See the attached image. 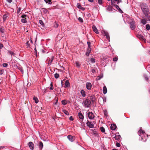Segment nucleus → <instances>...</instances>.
<instances>
[{
	"label": "nucleus",
	"mask_w": 150,
	"mask_h": 150,
	"mask_svg": "<svg viewBox=\"0 0 150 150\" xmlns=\"http://www.w3.org/2000/svg\"><path fill=\"white\" fill-rule=\"evenodd\" d=\"M141 7L144 14L145 15H147V13H149V11L147 4L142 3L141 4Z\"/></svg>",
	"instance_id": "1"
},
{
	"label": "nucleus",
	"mask_w": 150,
	"mask_h": 150,
	"mask_svg": "<svg viewBox=\"0 0 150 150\" xmlns=\"http://www.w3.org/2000/svg\"><path fill=\"white\" fill-rule=\"evenodd\" d=\"M83 105L85 108H87L90 107L91 104V102L90 99H86L83 102Z\"/></svg>",
	"instance_id": "2"
},
{
	"label": "nucleus",
	"mask_w": 150,
	"mask_h": 150,
	"mask_svg": "<svg viewBox=\"0 0 150 150\" xmlns=\"http://www.w3.org/2000/svg\"><path fill=\"white\" fill-rule=\"evenodd\" d=\"M96 122L94 121H88L86 122L87 126L90 128H93L94 127V125Z\"/></svg>",
	"instance_id": "3"
},
{
	"label": "nucleus",
	"mask_w": 150,
	"mask_h": 150,
	"mask_svg": "<svg viewBox=\"0 0 150 150\" xmlns=\"http://www.w3.org/2000/svg\"><path fill=\"white\" fill-rule=\"evenodd\" d=\"M130 24V27L131 29L132 30H134L136 27L135 25V22L134 20H132V22L129 23Z\"/></svg>",
	"instance_id": "4"
},
{
	"label": "nucleus",
	"mask_w": 150,
	"mask_h": 150,
	"mask_svg": "<svg viewBox=\"0 0 150 150\" xmlns=\"http://www.w3.org/2000/svg\"><path fill=\"white\" fill-rule=\"evenodd\" d=\"M27 16L25 14H23L21 16V17L22 18L21 19V21L23 23H25L27 22L26 17Z\"/></svg>",
	"instance_id": "5"
},
{
	"label": "nucleus",
	"mask_w": 150,
	"mask_h": 150,
	"mask_svg": "<svg viewBox=\"0 0 150 150\" xmlns=\"http://www.w3.org/2000/svg\"><path fill=\"white\" fill-rule=\"evenodd\" d=\"M87 115H88L89 118L91 120L93 119L94 117V115L92 112H87Z\"/></svg>",
	"instance_id": "6"
},
{
	"label": "nucleus",
	"mask_w": 150,
	"mask_h": 150,
	"mask_svg": "<svg viewBox=\"0 0 150 150\" xmlns=\"http://www.w3.org/2000/svg\"><path fill=\"white\" fill-rule=\"evenodd\" d=\"M92 85L91 83L90 82H87L86 83V89L88 90H90L91 88Z\"/></svg>",
	"instance_id": "7"
},
{
	"label": "nucleus",
	"mask_w": 150,
	"mask_h": 150,
	"mask_svg": "<svg viewBox=\"0 0 150 150\" xmlns=\"http://www.w3.org/2000/svg\"><path fill=\"white\" fill-rule=\"evenodd\" d=\"M28 145L31 150H33L34 148V145L33 143L31 142L28 143Z\"/></svg>",
	"instance_id": "8"
},
{
	"label": "nucleus",
	"mask_w": 150,
	"mask_h": 150,
	"mask_svg": "<svg viewBox=\"0 0 150 150\" xmlns=\"http://www.w3.org/2000/svg\"><path fill=\"white\" fill-rule=\"evenodd\" d=\"M104 35L105 36H106V38L109 42L110 41V38L108 33L105 31H103Z\"/></svg>",
	"instance_id": "9"
},
{
	"label": "nucleus",
	"mask_w": 150,
	"mask_h": 150,
	"mask_svg": "<svg viewBox=\"0 0 150 150\" xmlns=\"http://www.w3.org/2000/svg\"><path fill=\"white\" fill-rule=\"evenodd\" d=\"M114 138L116 140H120V139L121 138V137L120 135H119V133H117L115 134Z\"/></svg>",
	"instance_id": "10"
},
{
	"label": "nucleus",
	"mask_w": 150,
	"mask_h": 150,
	"mask_svg": "<svg viewBox=\"0 0 150 150\" xmlns=\"http://www.w3.org/2000/svg\"><path fill=\"white\" fill-rule=\"evenodd\" d=\"M145 134L144 132L141 129L138 131V134L139 136H142L144 135Z\"/></svg>",
	"instance_id": "11"
},
{
	"label": "nucleus",
	"mask_w": 150,
	"mask_h": 150,
	"mask_svg": "<svg viewBox=\"0 0 150 150\" xmlns=\"http://www.w3.org/2000/svg\"><path fill=\"white\" fill-rule=\"evenodd\" d=\"M67 138L71 142H73L74 140V137L71 135H69L67 136Z\"/></svg>",
	"instance_id": "12"
},
{
	"label": "nucleus",
	"mask_w": 150,
	"mask_h": 150,
	"mask_svg": "<svg viewBox=\"0 0 150 150\" xmlns=\"http://www.w3.org/2000/svg\"><path fill=\"white\" fill-rule=\"evenodd\" d=\"M7 53L8 54H10L11 56V58H12V56H15V54L13 52L11 51L10 50H7Z\"/></svg>",
	"instance_id": "13"
},
{
	"label": "nucleus",
	"mask_w": 150,
	"mask_h": 150,
	"mask_svg": "<svg viewBox=\"0 0 150 150\" xmlns=\"http://www.w3.org/2000/svg\"><path fill=\"white\" fill-rule=\"evenodd\" d=\"M92 28L93 29V31L94 32L96 33H99V32H98V29H97L96 26L94 25H93Z\"/></svg>",
	"instance_id": "14"
},
{
	"label": "nucleus",
	"mask_w": 150,
	"mask_h": 150,
	"mask_svg": "<svg viewBox=\"0 0 150 150\" xmlns=\"http://www.w3.org/2000/svg\"><path fill=\"white\" fill-rule=\"evenodd\" d=\"M78 116L79 118L82 120L81 121H82L84 119V116L80 112H79L78 113ZM80 121H81V120Z\"/></svg>",
	"instance_id": "15"
},
{
	"label": "nucleus",
	"mask_w": 150,
	"mask_h": 150,
	"mask_svg": "<svg viewBox=\"0 0 150 150\" xmlns=\"http://www.w3.org/2000/svg\"><path fill=\"white\" fill-rule=\"evenodd\" d=\"M77 6L78 8L81 9L82 11H83L85 10V8L82 7L81 6L79 3H78L77 4Z\"/></svg>",
	"instance_id": "16"
},
{
	"label": "nucleus",
	"mask_w": 150,
	"mask_h": 150,
	"mask_svg": "<svg viewBox=\"0 0 150 150\" xmlns=\"http://www.w3.org/2000/svg\"><path fill=\"white\" fill-rule=\"evenodd\" d=\"M117 128V126L115 124H112L110 127L111 129L112 130H115Z\"/></svg>",
	"instance_id": "17"
},
{
	"label": "nucleus",
	"mask_w": 150,
	"mask_h": 150,
	"mask_svg": "<svg viewBox=\"0 0 150 150\" xmlns=\"http://www.w3.org/2000/svg\"><path fill=\"white\" fill-rule=\"evenodd\" d=\"M91 51V48H87L86 53V55L87 56H88L90 53Z\"/></svg>",
	"instance_id": "18"
},
{
	"label": "nucleus",
	"mask_w": 150,
	"mask_h": 150,
	"mask_svg": "<svg viewBox=\"0 0 150 150\" xmlns=\"http://www.w3.org/2000/svg\"><path fill=\"white\" fill-rule=\"evenodd\" d=\"M38 146L40 149L41 150L43 148V144L42 142L40 141L39 142Z\"/></svg>",
	"instance_id": "19"
},
{
	"label": "nucleus",
	"mask_w": 150,
	"mask_h": 150,
	"mask_svg": "<svg viewBox=\"0 0 150 150\" xmlns=\"http://www.w3.org/2000/svg\"><path fill=\"white\" fill-rule=\"evenodd\" d=\"M113 9L112 7L110 6H108L107 8V10L109 11H113Z\"/></svg>",
	"instance_id": "20"
},
{
	"label": "nucleus",
	"mask_w": 150,
	"mask_h": 150,
	"mask_svg": "<svg viewBox=\"0 0 150 150\" xmlns=\"http://www.w3.org/2000/svg\"><path fill=\"white\" fill-rule=\"evenodd\" d=\"M90 100H91L92 102H94L96 100V98L95 96H90Z\"/></svg>",
	"instance_id": "21"
},
{
	"label": "nucleus",
	"mask_w": 150,
	"mask_h": 150,
	"mask_svg": "<svg viewBox=\"0 0 150 150\" xmlns=\"http://www.w3.org/2000/svg\"><path fill=\"white\" fill-rule=\"evenodd\" d=\"M80 93L83 97H85L86 96L85 92L83 90H81Z\"/></svg>",
	"instance_id": "22"
},
{
	"label": "nucleus",
	"mask_w": 150,
	"mask_h": 150,
	"mask_svg": "<svg viewBox=\"0 0 150 150\" xmlns=\"http://www.w3.org/2000/svg\"><path fill=\"white\" fill-rule=\"evenodd\" d=\"M70 86V84L68 80H66L65 82V87H68Z\"/></svg>",
	"instance_id": "23"
},
{
	"label": "nucleus",
	"mask_w": 150,
	"mask_h": 150,
	"mask_svg": "<svg viewBox=\"0 0 150 150\" xmlns=\"http://www.w3.org/2000/svg\"><path fill=\"white\" fill-rule=\"evenodd\" d=\"M8 17V15L7 14H5L3 15V21H5L7 19Z\"/></svg>",
	"instance_id": "24"
},
{
	"label": "nucleus",
	"mask_w": 150,
	"mask_h": 150,
	"mask_svg": "<svg viewBox=\"0 0 150 150\" xmlns=\"http://www.w3.org/2000/svg\"><path fill=\"white\" fill-rule=\"evenodd\" d=\"M103 93L104 94H105L107 93V90L106 87L105 86H104L103 88Z\"/></svg>",
	"instance_id": "25"
},
{
	"label": "nucleus",
	"mask_w": 150,
	"mask_h": 150,
	"mask_svg": "<svg viewBox=\"0 0 150 150\" xmlns=\"http://www.w3.org/2000/svg\"><path fill=\"white\" fill-rule=\"evenodd\" d=\"M137 37L139 39L143 40L144 41L146 40V39H144L143 36L142 35L140 34L139 35H138Z\"/></svg>",
	"instance_id": "26"
},
{
	"label": "nucleus",
	"mask_w": 150,
	"mask_h": 150,
	"mask_svg": "<svg viewBox=\"0 0 150 150\" xmlns=\"http://www.w3.org/2000/svg\"><path fill=\"white\" fill-rule=\"evenodd\" d=\"M75 64L76 67H77L78 68H79L81 66V64H80L79 62L78 61L76 62Z\"/></svg>",
	"instance_id": "27"
},
{
	"label": "nucleus",
	"mask_w": 150,
	"mask_h": 150,
	"mask_svg": "<svg viewBox=\"0 0 150 150\" xmlns=\"http://www.w3.org/2000/svg\"><path fill=\"white\" fill-rule=\"evenodd\" d=\"M103 77V74H100L98 76L96 79L97 80H99Z\"/></svg>",
	"instance_id": "28"
},
{
	"label": "nucleus",
	"mask_w": 150,
	"mask_h": 150,
	"mask_svg": "<svg viewBox=\"0 0 150 150\" xmlns=\"http://www.w3.org/2000/svg\"><path fill=\"white\" fill-rule=\"evenodd\" d=\"M115 7L121 13H123L122 11L119 8V6L117 5H115Z\"/></svg>",
	"instance_id": "29"
},
{
	"label": "nucleus",
	"mask_w": 150,
	"mask_h": 150,
	"mask_svg": "<svg viewBox=\"0 0 150 150\" xmlns=\"http://www.w3.org/2000/svg\"><path fill=\"white\" fill-rule=\"evenodd\" d=\"M18 69L23 74L24 73L22 67L21 66H18Z\"/></svg>",
	"instance_id": "30"
},
{
	"label": "nucleus",
	"mask_w": 150,
	"mask_h": 150,
	"mask_svg": "<svg viewBox=\"0 0 150 150\" xmlns=\"http://www.w3.org/2000/svg\"><path fill=\"white\" fill-rule=\"evenodd\" d=\"M45 2L51 5L52 4V2L51 0H44Z\"/></svg>",
	"instance_id": "31"
},
{
	"label": "nucleus",
	"mask_w": 150,
	"mask_h": 150,
	"mask_svg": "<svg viewBox=\"0 0 150 150\" xmlns=\"http://www.w3.org/2000/svg\"><path fill=\"white\" fill-rule=\"evenodd\" d=\"M33 99L34 100L35 102V103H37L39 101H38V98L37 97H36L35 96H34L33 98Z\"/></svg>",
	"instance_id": "32"
},
{
	"label": "nucleus",
	"mask_w": 150,
	"mask_h": 150,
	"mask_svg": "<svg viewBox=\"0 0 150 150\" xmlns=\"http://www.w3.org/2000/svg\"><path fill=\"white\" fill-rule=\"evenodd\" d=\"M42 9L44 13H45V14L47 13L48 11L47 9H46L45 8H42Z\"/></svg>",
	"instance_id": "33"
},
{
	"label": "nucleus",
	"mask_w": 150,
	"mask_h": 150,
	"mask_svg": "<svg viewBox=\"0 0 150 150\" xmlns=\"http://www.w3.org/2000/svg\"><path fill=\"white\" fill-rule=\"evenodd\" d=\"M54 57L53 56H52L51 57V59L49 60V62L50 64H51V63H52V61L53 60V59H54Z\"/></svg>",
	"instance_id": "34"
},
{
	"label": "nucleus",
	"mask_w": 150,
	"mask_h": 150,
	"mask_svg": "<svg viewBox=\"0 0 150 150\" xmlns=\"http://www.w3.org/2000/svg\"><path fill=\"white\" fill-rule=\"evenodd\" d=\"M141 23L144 25H145L146 23V21L144 19H142L141 20Z\"/></svg>",
	"instance_id": "35"
},
{
	"label": "nucleus",
	"mask_w": 150,
	"mask_h": 150,
	"mask_svg": "<svg viewBox=\"0 0 150 150\" xmlns=\"http://www.w3.org/2000/svg\"><path fill=\"white\" fill-rule=\"evenodd\" d=\"M100 130L101 131L103 132H104L105 131V129L103 127H100Z\"/></svg>",
	"instance_id": "36"
},
{
	"label": "nucleus",
	"mask_w": 150,
	"mask_h": 150,
	"mask_svg": "<svg viewBox=\"0 0 150 150\" xmlns=\"http://www.w3.org/2000/svg\"><path fill=\"white\" fill-rule=\"evenodd\" d=\"M63 112L65 115H69V113L66 110H63Z\"/></svg>",
	"instance_id": "37"
},
{
	"label": "nucleus",
	"mask_w": 150,
	"mask_h": 150,
	"mask_svg": "<svg viewBox=\"0 0 150 150\" xmlns=\"http://www.w3.org/2000/svg\"><path fill=\"white\" fill-rule=\"evenodd\" d=\"M146 29L147 30H149L150 29V26L149 25L147 24L146 25Z\"/></svg>",
	"instance_id": "38"
},
{
	"label": "nucleus",
	"mask_w": 150,
	"mask_h": 150,
	"mask_svg": "<svg viewBox=\"0 0 150 150\" xmlns=\"http://www.w3.org/2000/svg\"><path fill=\"white\" fill-rule=\"evenodd\" d=\"M147 17V20L148 21H150V16L149 15V13H147V15H145Z\"/></svg>",
	"instance_id": "39"
},
{
	"label": "nucleus",
	"mask_w": 150,
	"mask_h": 150,
	"mask_svg": "<svg viewBox=\"0 0 150 150\" xmlns=\"http://www.w3.org/2000/svg\"><path fill=\"white\" fill-rule=\"evenodd\" d=\"M62 104L64 105H66L67 104L66 101L64 100H62Z\"/></svg>",
	"instance_id": "40"
},
{
	"label": "nucleus",
	"mask_w": 150,
	"mask_h": 150,
	"mask_svg": "<svg viewBox=\"0 0 150 150\" xmlns=\"http://www.w3.org/2000/svg\"><path fill=\"white\" fill-rule=\"evenodd\" d=\"M50 89L51 90H53L54 89V87H53V84H52V82L50 84Z\"/></svg>",
	"instance_id": "41"
},
{
	"label": "nucleus",
	"mask_w": 150,
	"mask_h": 150,
	"mask_svg": "<svg viewBox=\"0 0 150 150\" xmlns=\"http://www.w3.org/2000/svg\"><path fill=\"white\" fill-rule=\"evenodd\" d=\"M87 43L88 45V48H91V42H88Z\"/></svg>",
	"instance_id": "42"
},
{
	"label": "nucleus",
	"mask_w": 150,
	"mask_h": 150,
	"mask_svg": "<svg viewBox=\"0 0 150 150\" xmlns=\"http://www.w3.org/2000/svg\"><path fill=\"white\" fill-rule=\"evenodd\" d=\"M78 20L81 23H83V19L81 17H79Z\"/></svg>",
	"instance_id": "43"
},
{
	"label": "nucleus",
	"mask_w": 150,
	"mask_h": 150,
	"mask_svg": "<svg viewBox=\"0 0 150 150\" xmlns=\"http://www.w3.org/2000/svg\"><path fill=\"white\" fill-rule=\"evenodd\" d=\"M54 77L56 79H58L59 77V74L57 73H56L54 74Z\"/></svg>",
	"instance_id": "44"
},
{
	"label": "nucleus",
	"mask_w": 150,
	"mask_h": 150,
	"mask_svg": "<svg viewBox=\"0 0 150 150\" xmlns=\"http://www.w3.org/2000/svg\"><path fill=\"white\" fill-rule=\"evenodd\" d=\"M96 60L94 58H92L91 59V61L92 63H94L95 62Z\"/></svg>",
	"instance_id": "45"
},
{
	"label": "nucleus",
	"mask_w": 150,
	"mask_h": 150,
	"mask_svg": "<svg viewBox=\"0 0 150 150\" xmlns=\"http://www.w3.org/2000/svg\"><path fill=\"white\" fill-rule=\"evenodd\" d=\"M144 76L145 79L146 81H147L148 80L149 78H148V77L147 76L146 74H144Z\"/></svg>",
	"instance_id": "46"
},
{
	"label": "nucleus",
	"mask_w": 150,
	"mask_h": 150,
	"mask_svg": "<svg viewBox=\"0 0 150 150\" xmlns=\"http://www.w3.org/2000/svg\"><path fill=\"white\" fill-rule=\"evenodd\" d=\"M4 69L0 70V75H2L4 73Z\"/></svg>",
	"instance_id": "47"
},
{
	"label": "nucleus",
	"mask_w": 150,
	"mask_h": 150,
	"mask_svg": "<svg viewBox=\"0 0 150 150\" xmlns=\"http://www.w3.org/2000/svg\"><path fill=\"white\" fill-rule=\"evenodd\" d=\"M98 2L99 5H103L102 0H98Z\"/></svg>",
	"instance_id": "48"
},
{
	"label": "nucleus",
	"mask_w": 150,
	"mask_h": 150,
	"mask_svg": "<svg viewBox=\"0 0 150 150\" xmlns=\"http://www.w3.org/2000/svg\"><path fill=\"white\" fill-rule=\"evenodd\" d=\"M104 114L105 115V116H106V117H107V116L108 115V112L106 110H105L104 111Z\"/></svg>",
	"instance_id": "49"
},
{
	"label": "nucleus",
	"mask_w": 150,
	"mask_h": 150,
	"mask_svg": "<svg viewBox=\"0 0 150 150\" xmlns=\"http://www.w3.org/2000/svg\"><path fill=\"white\" fill-rule=\"evenodd\" d=\"M101 99L103 100V103H105L106 102V98L105 97L102 98Z\"/></svg>",
	"instance_id": "50"
},
{
	"label": "nucleus",
	"mask_w": 150,
	"mask_h": 150,
	"mask_svg": "<svg viewBox=\"0 0 150 150\" xmlns=\"http://www.w3.org/2000/svg\"><path fill=\"white\" fill-rule=\"evenodd\" d=\"M111 1V5H112V6H114L115 7V5H117L115 3V2H112V0Z\"/></svg>",
	"instance_id": "51"
},
{
	"label": "nucleus",
	"mask_w": 150,
	"mask_h": 150,
	"mask_svg": "<svg viewBox=\"0 0 150 150\" xmlns=\"http://www.w3.org/2000/svg\"><path fill=\"white\" fill-rule=\"evenodd\" d=\"M29 41H27L26 43V46L27 48H28L30 47V45L29 44Z\"/></svg>",
	"instance_id": "52"
},
{
	"label": "nucleus",
	"mask_w": 150,
	"mask_h": 150,
	"mask_svg": "<svg viewBox=\"0 0 150 150\" xmlns=\"http://www.w3.org/2000/svg\"><path fill=\"white\" fill-rule=\"evenodd\" d=\"M8 66V64L7 63H4L3 64V66L4 67H6Z\"/></svg>",
	"instance_id": "53"
},
{
	"label": "nucleus",
	"mask_w": 150,
	"mask_h": 150,
	"mask_svg": "<svg viewBox=\"0 0 150 150\" xmlns=\"http://www.w3.org/2000/svg\"><path fill=\"white\" fill-rule=\"evenodd\" d=\"M118 60V58L117 57H114L113 58V61L114 62L117 61Z\"/></svg>",
	"instance_id": "54"
},
{
	"label": "nucleus",
	"mask_w": 150,
	"mask_h": 150,
	"mask_svg": "<svg viewBox=\"0 0 150 150\" xmlns=\"http://www.w3.org/2000/svg\"><path fill=\"white\" fill-rule=\"evenodd\" d=\"M116 146L117 147H120V144L118 142H117L116 143Z\"/></svg>",
	"instance_id": "55"
},
{
	"label": "nucleus",
	"mask_w": 150,
	"mask_h": 150,
	"mask_svg": "<svg viewBox=\"0 0 150 150\" xmlns=\"http://www.w3.org/2000/svg\"><path fill=\"white\" fill-rule=\"evenodd\" d=\"M0 31L1 33H4V30L3 28H0Z\"/></svg>",
	"instance_id": "56"
},
{
	"label": "nucleus",
	"mask_w": 150,
	"mask_h": 150,
	"mask_svg": "<svg viewBox=\"0 0 150 150\" xmlns=\"http://www.w3.org/2000/svg\"><path fill=\"white\" fill-rule=\"evenodd\" d=\"M117 2V4H119L120 2H122V0H117V1H115Z\"/></svg>",
	"instance_id": "57"
},
{
	"label": "nucleus",
	"mask_w": 150,
	"mask_h": 150,
	"mask_svg": "<svg viewBox=\"0 0 150 150\" xmlns=\"http://www.w3.org/2000/svg\"><path fill=\"white\" fill-rule=\"evenodd\" d=\"M91 72H92L93 73V74H95L96 73V71L95 70V69H92L91 70Z\"/></svg>",
	"instance_id": "58"
},
{
	"label": "nucleus",
	"mask_w": 150,
	"mask_h": 150,
	"mask_svg": "<svg viewBox=\"0 0 150 150\" xmlns=\"http://www.w3.org/2000/svg\"><path fill=\"white\" fill-rule=\"evenodd\" d=\"M21 8L20 7L17 10V13H19L21 11Z\"/></svg>",
	"instance_id": "59"
},
{
	"label": "nucleus",
	"mask_w": 150,
	"mask_h": 150,
	"mask_svg": "<svg viewBox=\"0 0 150 150\" xmlns=\"http://www.w3.org/2000/svg\"><path fill=\"white\" fill-rule=\"evenodd\" d=\"M69 119L71 121H73L74 120V119L73 118L72 116H71L69 117Z\"/></svg>",
	"instance_id": "60"
},
{
	"label": "nucleus",
	"mask_w": 150,
	"mask_h": 150,
	"mask_svg": "<svg viewBox=\"0 0 150 150\" xmlns=\"http://www.w3.org/2000/svg\"><path fill=\"white\" fill-rule=\"evenodd\" d=\"M3 47V45L2 44H0V49H2Z\"/></svg>",
	"instance_id": "61"
},
{
	"label": "nucleus",
	"mask_w": 150,
	"mask_h": 150,
	"mask_svg": "<svg viewBox=\"0 0 150 150\" xmlns=\"http://www.w3.org/2000/svg\"><path fill=\"white\" fill-rule=\"evenodd\" d=\"M39 23L40 24H41L42 25L43 24V22L41 20H39Z\"/></svg>",
	"instance_id": "62"
},
{
	"label": "nucleus",
	"mask_w": 150,
	"mask_h": 150,
	"mask_svg": "<svg viewBox=\"0 0 150 150\" xmlns=\"http://www.w3.org/2000/svg\"><path fill=\"white\" fill-rule=\"evenodd\" d=\"M6 0L9 3H11L12 2V0Z\"/></svg>",
	"instance_id": "63"
},
{
	"label": "nucleus",
	"mask_w": 150,
	"mask_h": 150,
	"mask_svg": "<svg viewBox=\"0 0 150 150\" xmlns=\"http://www.w3.org/2000/svg\"><path fill=\"white\" fill-rule=\"evenodd\" d=\"M141 140H142V141H144V138H143V136H142V137L141 136Z\"/></svg>",
	"instance_id": "64"
}]
</instances>
